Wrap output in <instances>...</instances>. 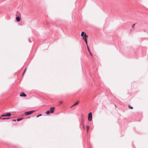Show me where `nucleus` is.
<instances>
[{"mask_svg": "<svg viewBox=\"0 0 148 148\" xmlns=\"http://www.w3.org/2000/svg\"><path fill=\"white\" fill-rule=\"evenodd\" d=\"M35 111V110H32L28 112H25V114L27 116L29 115L34 113Z\"/></svg>", "mask_w": 148, "mask_h": 148, "instance_id": "f257e3e1", "label": "nucleus"}, {"mask_svg": "<svg viewBox=\"0 0 148 148\" xmlns=\"http://www.w3.org/2000/svg\"><path fill=\"white\" fill-rule=\"evenodd\" d=\"M83 38L85 42H86V45L88 46V45H87V38L88 37V36L86 35V34H85L84 36H83Z\"/></svg>", "mask_w": 148, "mask_h": 148, "instance_id": "f03ea898", "label": "nucleus"}, {"mask_svg": "<svg viewBox=\"0 0 148 148\" xmlns=\"http://www.w3.org/2000/svg\"><path fill=\"white\" fill-rule=\"evenodd\" d=\"M88 119L89 121H91L92 119V113L91 112H90L88 115Z\"/></svg>", "mask_w": 148, "mask_h": 148, "instance_id": "7ed1b4c3", "label": "nucleus"}, {"mask_svg": "<svg viewBox=\"0 0 148 148\" xmlns=\"http://www.w3.org/2000/svg\"><path fill=\"white\" fill-rule=\"evenodd\" d=\"M20 96L21 97H26V95L23 92H21L20 94Z\"/></svg>", "mask_w": 148, "mask_h": 148, "instance_id": "20e7f679", "label": "nucleus"}, {"mask_svg": "<svg viewBox=\"0 0 148 148\" xmlns=\"http://www.w3.org/2000/svg\"><path fill=\"white\" fill-rule=\"evenodd\" d=\"M55 108L54 107H52L51 108L50 110L51 113H53L54 111Z\"/></svg>", "mask_w": 148, "mask_h": 148, "instance_id": "39448f33", "label": "nucleus"}, {"mask_svg": "<svg viewBox=\"0 0 148 148\" xmlns=\"http://www.w3.org/2000/svg\"><path fill=\"white\" fill-rule=\"evenodd\" d=\"M16 21L17 22H19L20 20V18L18 17H17L16 18Z\"/></svg>", "mask_w": 148, "mask_h": 148, "instance_id": "423d86ee", "label": "nucleus"}, {"mask_svg": "<svg viewBox=\"0 0 148 148\" xmlns=\"http://www.w3.org/2000/svg\"><path fill=\"white\" fill-rule=\"evenodd\" d=\"M86 34V33H85L84 32H82L81 34V36H84V34Z\"/></svg>", "mask_w": 148, "mask_h": 148, "instance_id": "0eeeda50", "label": "nucleus"}, {"mask_svg": "<svg viewBox=\"0 0 148 148\" xmlns=\"http://www.w3.org/2000/svg\"><path fill=\"white\" fill-rule=\"evenodd\" d=\"M7 116H11V114L10 113H8L7 114H6Z\"/></svg>", "mask_w": 148, "mask_h": 148, "instance_id": "6e6552de", "label": "nucleus"}, {"mask_svg": "<svg viewBox=\"0 0 148 148\" xmlns=\"http://www.w3.org/2000/svg\"><path fill=\"white\" fill-rule=\"evenodd\" d=\"M79 103V101H77V102H76V103H75L73 106H75L76 105H77Z\"/></svg>", "mask_w": 148, "mask_h": 148, "instance_id": "1a4fd4ad", "label": "nucleus"}, {"mask_svg": "<svg viewBox=\"0 0 148 148\" xmlns=\"http://www.w3.org/2000/svg\"><path fill=\"white\" fill-rule=\"evenodd\" d=\"M46 113L47 114H49L50 113V111L48 110L46 112Z\"/></svg>", "mask_w": 148, "mask_h": 148, "instance_id": "9d476101", "label": "nucleus"}, {"mask_svg": "<svg viewBox=\"0 0 148 148\" xmlns=\"http://www.w3.org/2000/svg\"><path fill=\"white\" fill-rule=\"evenodd\" d=\"M135 25V24H134L132 25V28L134 29V28Z\"/></svg>", "mask_w": 148, "mask_h": 148, "instance_id": "9b49d317", "label": "nucleus"}, {"mask_svg": "<svg viewBox=\"0 0 148 148\" xmlns=\"http://www.w3.org/2000/svg\"><path fill=\"white\" fill-rule=\"evenodd\" d=\"M89 126L87 125V132H88L89 129Z\"/></svg>", "mask_w": 148, "mask_h": 148, "instance_id": "f8f14e48", "label": "nucleus"}, {"mask_svg": "<svg viewBox=\"0 0 148 148\" xmlns=\"http://www.w3.org/2000/svg\"><path fill=\"white\" fill-rule=\"evenodd\" d=\"M9 119V118H2V119H3V120H5V119Z\"/></svg>", "mask_w": 148, "mask_h": 148, "instance_id": "ddd939ff", "label": "nucleus"}, {"mask_svg": "<svg viewBox=\"0 0 148 148\" xmlns=\"http://www.w3.org/2000/svg\"><path fill=\"white\" fill-rule=\"evenodd\" d=\"M22 119H22H22H17V121H20Z\"/></svg>", "mask_w": 148, "mask_h": 148, "instance_id": "4468645a", "label": "nucleus"}, {"mask_svg": "<svg viewBox=\"0 0 148 148\" xmlns=\"http://www.w3.org/2000/svg\"><path fill=\"white\" fill-rule=\"evenodd\" d=\"M42 115V114H39V115H38L36 117H37V118H38V117H39V116H41Z\"/></svg>", "mask_w": 148, "mask_h": 148, "instance_id": "2eb2a0df", "label": "nucleus"}, {"mask_svg": "<svg viewBox=\"0 0 148 148\" xmlns=\"http://www.w3.org/2000/svg\"><path fill=\"white\" fill-rule=\"evenodd\" d=\"M129 107L131 109H133V107L132 106H129Z\"/></svg>", "mask_w": 148, "mask_h": 148, "instance_id": "dca6fc26", "label": "nucleus"}, {"mask_svg": "<svg viewBox=\"0 0 148 148\" xmlns=\"http://www.w3.org/2000/svg\"><path fill=\"white\" fill-rule=\"evenodd\" d=\"M88 51L90 53V51L89 49V47H87Z\"/></svg>", "mask_w": 148, "mask_h": 148, "instance_id": "f3484780", "label": "nucleus"}, {"mask_svg": "<svg viewBox=\"0 0 148 148\" xmlns=\"http://www.w3.org/2000/svg\"><path fill=\"white\" fill-rule=\"evenodd\" d=\"M82 126H83V129H85V127H84V124L83 123L82 124Z\"/></svg>", "mask_w": 148, "mask_h": 148, "instance_id": "a211bd4d", "label": "nucleus"}, {"mask_svg": "<svg viewBox=\"0 0 148 148\" xmlns=\"http://www.w3.org/2000/svg\"><path fill=\"white\" fill-rule=\"evenodd\" d=\"M1 116H2V117H5V116H6V114H5V115H2Z\"/></svg>", "mask_w": 148, "mask_h": 148, "instance_id": "6ab92c4d", "label": "nucleus"}, {"mask_svg": "<svg viewBox=\"0 0 148 148\" xmlns=\"http://www.w3.org/2000/svg\"><path fill=\"white\" fill-rule=\"evenodd\" d=\"M26 70V69H25V71H24V72L23 73V75H24V73H25V71Z\"/></svg>", "mask_w": 148, "mask_h": 148, "instance_id": "aec40b11", "label": "nucleus"}, {"mask_svg": "<svg viewBox=\"0 0 148 148\" xmlns=\"http://www.w3.org/2000/svg\"><path fill=\"white\" fill-rule=\"evenodd\" d=\"M90 55L91 56H92V53H91V52H90Z\"/></svg>", "mask_w": 148, "mask_h": 148, "instance_id": "412c9836", "label": "nucleus"}, {"mask_svg": "<svg viewBox=\"0 0 148 148\" xmlns=\"http://www.w3.org/2000/svg\"><path fill=\"white\" fill-rule=\"evenodd\" d=\"M60 104H62L63 103V102L62 101H60Z\"/></svg>", "mask_w": 148, "mask_h": 148, "instance_id": "4be33fe9", "label": "nucleus"}, {"mask_svg": "<svg viewBox=\"0 0 148 148\" xmlns=\"http://www.w3.org/2000/svg\"><path fill=\"white\" fill-rule=\"evenodd\" d=\"M13 121H16V120H13Z\"/></svg>", "mask_w": 148, "mask_h": 148, "instance_id": "5701e85b", "label": "nucleus"}, {"mask_svg": "<svg viewBox=\"0 0 148 148\" xmlns=\"http://www.w3.org/2000/svg\"><path fill=\"white\" fill-rule=\"evenodd\" d=\"M1 117H0V119H1Z\"/></svg>", "mask_w": 148, "mask_h": 148, "instance_id": "b1692460", "label": "nucleus"}]
</instances>
